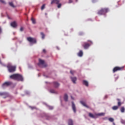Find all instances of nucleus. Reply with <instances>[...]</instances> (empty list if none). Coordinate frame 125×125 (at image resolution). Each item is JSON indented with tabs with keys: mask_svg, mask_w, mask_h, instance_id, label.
<instances>
[{
	"mask_svg": "<svg viewBox=\"0 0 125 125\" xmlns=\"http://www.w3.org/2000/svg\"><path fill=\"white\" fill-rule=\"evenodd\" d=\"M7 67L10 73H13L16 71V66H15L8 65Z\"/></svg>",
	"mask_w": 125,
	"mask_h": 125,
	"instance_id": "4",
	"label": "nucleus"
},
{
	"mask_svg": "<svg viewBox=\"0 0 125 125\" xmlns=\"http://www.w3.org/2000/svg\"><path fill=\"white\" fill-rule=\"evenodd\" d=\"M80 103L84 107H85L86 108H89V107L83 101H80Z\"/></svg>",
	"mask_w": 125,
	"mask_h": 125,
	"instance_id": "12",
	"label": "nucleus"
},
{
	"mask_svg": "<svg viewBox=\"0 0 125 125\" xmlns=\"http://www.w3.org/2000/svg\"><path fill=\"white\" fill-rule=\"evenodd\" d=\"M31 21H32V23L33 24H35L36 23V20H35V19H34V18H31Z\"/></svg>",
	"mask_w": 125,
	"mask_h": 125,
	"instance_id": "27",
	"label": "nucleus"
},
{
	"mask_svg": "<svg viewBox=\"0 0 125 125\" xmlns=\"http://www.w3.org/2000/svg\"><path fill=\"white\" fill-rule=\"evenodd\" d=\"M10 78L12 80L21 82H23V81L24 80V79H23V76L18 74H15L11 75L10 76Z\"/></svg>",
	"mask_w": 125,
	"mask_h": 125,
	"instance_id": "1",
	"label": "nucleus"
},
{
	"mask_svg": "<svg viewBox=\"0 0 125 125\" xmlns=\"http://www.w3.org/2000/svg\"><path fill=\"white\" fill-rule=\"evenodd\" d=\"M68 125H73V121L72 119H69L68 121Z\"/></svg>",
	"mask_w": 125,
	"mask_h": 125,
	"instance_id": "17",
	"label": "nucleus"
},
{
	"mask_svg": "<svg viewBox=\"0 0 125 125\" xmlns=\"http://www.w3.org/2000/svg\"><path fill=\"white\" fill-rule=\"evenodd\" d=\"M58 5L57 7L58 8H60L61 7L62 4L61 3H59V4L58 3Z\"/></svg>",
	"mask_w": 125,
	"mask_h": 125,
	"instance_id": "32",
	"label": "nucleus"
},
{
	"mask_svg": "<svg viewBox=\"0 0 125 125\" xmlns=\"http://www.w3.org/2000/svg\"><path fill=\"white\" fill-rule=\"evenodd\" d=\"M0 1L2 3H5V1H4V0H0Z\"/></svg>",
	"mask_w": 125,
	"mask_h": 125,
	"instance_id": "34",
	"label": "nucleus"
},
{
	"mask_svg": "<svg viewBox=\"0 0 125 125\" xmlns=\"http://www.w3.org/2000/svg\"><path fill=\"white\" fill-rule=\"evenodd\" d=\"M109 11L108 8H103L101 9L98 11V14L100 15H105L106 13Z\"/></svg>",
	"mask_w": 125,
	"mask_h": 125,
	"instance_id": "2",
	"label": "nucleus"
},
{
	"mask_svg": "<svg viewBox=\"0 0 125 125\" xmlns=\"http://www.w3.org/2000/svg\"><path fill=\"white\" fill-rule=\"evenodd\" d=\"M71 99L74 100V98L72 97V96H71Z\"/></svg>",
	"mask_w": 125,
	"mask_h": 125,
	"instance_id": "39",
	"label": "nucleus"
},
{
	"mask_svg": "<svg viewBox=\"0 0 125 125\" xmlns=\"http://www.w3.org/2000/svg\"><path fill=\"white\" fill-rule=\"evenodd\" d=\"M104 114L103 113H99V114H96L95 115L91 113H88V116L90 118L92 119H96L98 116H103Z\"/></svg>",
	"mask_w": 125,
	"mask_h": 125,
	"instance_id": "3",
	"label": "nucleus"
},
{
	"mask_svg": "<svg viewBox=\"0 0 125 125\" xmlns=\"http://www.w3.org/2000/svg\"><path fill=\"white\" fill-rule=\"evenodd\" d=\"M45 6V4H44L42 5V7H41V10H43V9H44Z\"/></svg>",
	"mask_w": 125,
	"mask_h": 125,
	"instance_id": "29",
	"label": "nucleus"
},
{
	"mask_svg": "<svg viewBox=\"0 0 125 125\" xmlns=\"http://www.w3.org/2000/svg\"><path fill=\"white\" fill-rule=\"evenodd\" d=\"M95 0H92L93 2H94Z\"/></svg>",
	"mask_w": 125,
	"mask_h": 125,
	"instance_id": "40",
	"label": "nucleus"
},
{
	"mask_svg": "<svg viewBox=\"0 0 125 125\" xmlns=\"http://www.w3.org/2000/svg\"><path fill=\"white\" fill-rule=\"evenodd\" d=\"M70 73L73 75L74 74L73 71L71 70L70 71Z\"/></svg>",
	"mask_w": 125,
	"mask_h": 125,
	"instance_id": "36",
	"label": "nucleus"
},
{
	"mask_svg": "<svg viewBox=\"0 0 125 125\" xmlns=\"http://www.w3.org/2000/svg\"><path fill=\"white\" fill-rule=\"evenodd\" d=\"M45 14L46 15H47V14H46V13H45Z\"/></svg>",
	"mask_w": 125,
	"mask_h": 125,
	"instance_id": "44",
	"label": "nucleus"
},
{
	"mask_svg": "<svg viewBox=\"0 0 125 125\" xmlns=\"http://www.w3.org/2000/svg\"><path fill=\"white\" fill-rule=\"evenodd\" d=\"M27 40L28 42H31V43H36L37 42L36 39L33 38L32 37H27Z\"/></svg>",
	"mask_w": 125,
	"mask_h": 125,
	"instance_id": "6",
	"label": "nucleus"
},
{
	"mask_svg": "<svg viewBox=\"0 0 125 125\" xmlns=\"http://www.w3.org/2000/svg\"><path fill=\"white\" fill-rule=\"evenodd\" d=\"M83 32H82L79 33V36H83Z\"/></svg>",
	"mask_w": 125,
	"mask_h": 125,
	"instance_id": "33",
	"label": "nucleus"
},
{
	"mask_svg": "<svg viewBox=\"0 0 125 125\" xmlns=\"http://www.w3.org/2000/svg\"><path fill=\"white\" fill-rule=\"evenodd\" d=\"M60 2L59 0H52L51 3L52 4L53 3H56L57 4H59V3Z\"/></svg>",
	"mask_w": 125,
	"mask_h": 125,
	"instance_id": "15",
	"label": "nucleus"
},
{
	"mask_svg": "<svg viewBox=\"0 0 125 125\" xmlns=\"http://www.w3.org/2000/svg\"><path fill=\"white\" fill-rule=\"evenodd\" d=\"M117 101H118V106H121V105L122 104V103L121 102V100L119 99H117Z\"/></svg>",
	"mask_w": 125,
	"mask_h": 125,
	"instance_id": "20",
	"label": "nucleus"
},
{
	"mask_svg": "<svg viewBox=\"0 0 125 125\" xmlns=\"http://www.w3.org/2000/svg\"><path fill=\"white\" fill-rule=\"evenodd\" d=\"M78 56H79L80 57H82V56H83V52L82 50H80L79 51V52L78 53Z\"/></svg>",
	"mask_w": 125,
	"mask_h": 125,
	"instance_id": "19",
	"label": "nucleus"
},
{
	"mask_svg": "<svg viewBox=\"0 0 125 125\" xmlns=\"http://www.w3.org/2000/svg\"><path fill=\"white\" fill-rule=\"evenodd\" d=\"M10 25L13 28H16L17 27V23L15 21L12 22Z\"/></svg>",
	"mask_w": 125,
	"mask_h": 125,
	"instance_id": "11",
	"label": "nucleus"
},
{
	"mask_svg": "<svg viewBox=\"0 0 125 125\" xmlns=\"http://www.w3.org/2000/svg\"><path fill=\"white\" fill-rule=\"evenodd\" d=\"M75 1H76V2H77V1H78V0H75Z\"/></svg>",
	"mask_w": 125,
	"mask_h": 125,
	"instance_id": "43",
	"label": "nucleus"
},
{
	"mask_svg": "<svg viewBox=\"0 0 125 125\" xmlns=\"http://www.w3.org/2000/svg\"><path fill=\"white\" fill-rule=\"evenodd\" d=\"M64 100L65 102L68 101V96L66 94H65L64 96Z\"/></svg>",
	"mask_w": 125,
	"mask_h": 125,
	"instance_id": "21",
	"label": "nucleus"
},
{
	"mask_svg": "<svg viewBox=\"0 0 125 125\" xmlns=\"http://www.w3.org/2000/svg\"><path fill=\"white\" fill-rule=\"evenodd\" d=\"M12 84V83L11 82H6L3 83L2 86V87H8Z\"/></svg>",
	"mask_w": 125,
	"mask_h": 125,
	"instance_id": "7",
	"label": "nucleus"
},
{
	"mask_svg": "<svg viewBox=\"0 0 125 125\" xmlns=\"http://www.w3.org/2000/svg\"><path fill=\"white\" fill-rule=\"evenodd\" d=\"M121 112L122 113H125V108L124 106H122L121 108Z\"/></svg>",
	"mask_w": 125,
	"mask_h": 125,
	"instance_id": "22",
	"label": "nucleus"
},
{
	"mask_svg": "<svg viewBox=\"0 0 125 125\" xmlns=\"http://www.w3.org/2000/svg\"><path fill=\"white\" fill-rule=\"evenodd\" d=\"M90 45V44L86 42H84V44L82 45V46L84 47V49H87V48H88Z\"/></svg>",
	"mask_w": 125,
	"mask_h": 125,
	"instance_id": "9",
	"label": "nucleus"
},
{
	"mask_svg": "<svg viewBox=\"0 0 125 125\" xmlns=\"http://www.w3.org/2000/svg\"><path fill=\"white\" fill-rule=\"evenodd\" d=\"M39 62L38 64V66H40V65H43V64H44V61L41 60V59H39Z\"/></svg>",
	"mask_w": 125,
	"mask_h": 125,
	"instance_id": "13",
	"label": "nucleus"
},
{
	"mask_svg": "<svg viewBox=\"0 0 125 125\" xmlns=\"http://www.w3.org/2000/svg\"><path fill=\"white\" fill-rule=\"evenodd\" d=\"M48 108H49V110H53V107L51 106H49Z\"/></svg>",
	"mask_w": 125,
	"mask_h": 125,
	"instance_id": "30",
	"label": "nucleus"
},
{
	"mask_svg": "<svg viewBox=\"0 0 125 125\" xmlns=\"http://www.w3.org/2000/svg\"><path fill=\"white\" fill-rule=\"evenodd\" d=\"M42 52H43V53H46V50H45V49H43L42 50Z\"/></svg>",
	"mask_w": 125,
	"mask_h": 125,
	"instance_id": "35",
	"label": "nucleus"
},
{
	"mask_svg": "<svg viewBox=\"0 0 125 125\" xmlns=\"http://www.w3.org/2000/svg\"><path fill=\"white\" fill-rule=\"evenodd\" d=\"M9 4L10 6H11V7H12L13 8L15 7V6H14V4H13V2H9Z\"/></svg>",
	"mask_w": 125,
	"mask_h": 125,
	"instance_id": "24",
	"label": "nucleus"
},
{
	"mask_svg": "<svg viewBox=\"0 0 125 125\" xmlns=\"http://www.w3.org/2000/svg\"><path fill=\"white\" fill-rule=\"evenodd\" d=\"M50 92L51 93H55V94H57V92H56L54 90H53V89H51L50 90Z\"/></svg>",
	"mask_w": 125,
	"mask_h": 125,
	"instance_id": "26",
	"label": "nucleus"
},
{
	"mask_svg": "<svg viewBox=\"0 0 125 125\" xmlns=\"http://www.w3.org/2000/svg\"><path fill=\"white\" fill-rule=\"evenodd\" d=\"M122 123L123 124H124L125 122L123 121V122H122Z\"/></svg>",
	"mask_w": 125,
	"mask_h": 125,
	"instance_id": "42",
	"label": "nucleus"
},
{
	"mask_svg": "<svg viewBox=\"0 0 125 125\" xmlns=\"http://www.w3.org/2000/svg\"><path fill=\"white\" fill-rule=\"evenodd\" d=\"M54 86L55 88H58L60 86V84L57 82H54Z\"/></svg>",
	"mask_w": 125,
	"mask_h": 125,
	"instance_id": "18",
	"label": "nucleus"
},
{
	"mask_svg": "<svg viewBox=\"0 0 125 125\" xmlns=\"http://www.w3.org/2000/svg\"><path fill=\"white\" fill-rule=\"evenodd\" d=\"M108 121L110 122H114V119L112 118H109L108 119Z\"/></svg>",
	"mask_w": 125,
	"mask_h": 125,
	"instance_id": "28",
	"label": "nucleus"
},
{
	"mask_svg": "<svg viewBox=\"0 0 125 125\" xmlns=\"http://www.w3.org/2000/svg\"><path fill=\"white\" fill-rule=\"evenodd\" d=\"M0 96H4L3 99L8 97V94L6 92H0Z\"/></svg>",
	"mask_w": 125,
	"mask_h": 125,
	"instance_id": "8",
	"label": "nucleus"
},
{
	"mask_svg": "<svg viewBox=\"0 0 125 125\" xmlns=\"http://www.w3.org/2000/svg\"><path fill=\"white\" fill-rule=\"evenodd\" d=\"M113 125H115V123L113 122Z\"/></svg>",
	"mask_w": 125,
	"mask_h": 125,
	"instance_id": "41",
	"label": "nucleus"
},
{
	"mask_svg": "<svg viewBox=\"0 0 125 125\" xmlns=\"http://www.w3.org/2000/svg\"><path fill=\"white\" fill-rule=\"evenodd\" d=\"M71 81H72L73 83L76 84V82L77 81L76 77H71Z\"/></svg>",
	"mask_w": 125,
	"mask_h": 125,
	"instance_id": "16",
	"label": "nucleus"
},
{
	"mask_svg": "<svg viewBox=\"0 0 125 125\" xmlns=\"http://www.w3.org/2000/svg\"><path fill=\"white\" fill-rule=\"evenodd\" d=\"M41 35L42 36V40H43V39H44V38H45V35L44 34V33L43 32H41Z\"/></svg>",
	"mask_w": 125,
	"mask_h": 125,
	"instance_id": "25",
	"label": "nucleus"
},
{
	"mask_svg": "<svg viewBox=\"0 0 125 125\" xmlns=\"http://www.w3.org/2000/svg\"><path fill=\"white\" fill-rule=\"evenodd\" d=\"M83 85H84L85 86L88 87V82L85 80H83Z\"/></svg>",
	"mask_w": 125,
	"mask_h": 125,
	"instance_id": "14",
	"label": "nucleus"
},
{
	"mask_svg": "<svg viewBox=\"0 0 125 125\" xmlns=\"http://www.w3.org/2000/svg\"><path fill=\"white\" fill-rule=\"evenodd\" d=\"M118 106H114L112 107V109L113 110H117L118 109Z\"/></svg>",
	"mask_w": 125,
	"mask_h": 125,
	"instance_id": "23",
	"label": "nucleus"
},
{
	"mask_svg": "<svg viewBox=\"0 0 125 125\" xmlns=\"http://www.w3.org/2000/svg\"><path fill=\"white\" fill-rule=\"evenodd\" d=\"M2 30H1V27H0V34L1 33Z\"/></svg>",
	"mask_w": 125,
	"mask_h": 125,
	"instance_id": "38",
	"label": "nucleus"
},
{
	"mask_svg": "<svg viewBox=\"0 0 125 125\" xmlns=\"http://www.w3.org/2000/svg\"><path fill=\"white\" fill-rule=\"evenodd\" d=\"M72 108L74 112L75 113L76 112V108L73 102H72Z\"/></svg>",
	"mask_w": 125,
	"mask_h": 125,
	"instance_id": "10",
	"label": "nucleus"
},
{
	"mask_svg": "<svg viewBox=\"0 0 125 125\" xmlns=\"http://www.w3.org/2000/svg\"><path fill=\"white\" fill-rule=\"evenodd\" d=\"M72 0H69V3H72Z\"/></svg>",
	"mask_w": 125,
	"mask_h": 125,
	"instance_id": "37",
	"label": "nucleus"
},
{
	"mask_svg": "<svg viewBox=\"0 0 125 125\" xmlns=\"http://www.w3.org/2000/svg\"><path fill=\"white\" fill-rule=\"evenodd\" d=\"M20 31L21 32H23V31H24V28H23V27H21L20 28Z\"/></svg>",
	"mask_w": 125,
	"mask_h": 125,
	"instance_id": "31",
	"label": "nucleus"
},
{
	"mask_svg": "<svg viewBox=\"0 0 125 125\" xmlns=\"http://www.w3.org/2000/svg\"><path fill=\"white\" fill-rule=\"evenodd\" d=\"M124 68H125L124 66H122V67L116 66L113 68V72L114 73L117 71H123Z\"/></svg>",
	"mask_w": 125,
	"mask_h": 125,
	"instance_id": "5",
	"label": "nucleus"
}]
</instances>
